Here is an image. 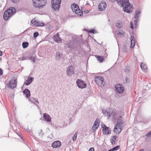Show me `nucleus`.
<instances>
[{
    "instance_id": "obj_42",
    "label": "nucleus",
    "mask_w": 151,
    "mask_h": 151,
    "mask_svg": "<svg viewBox=\"0 0 151 151\" xmlns=\"http://www.w3.org/2000/svg\"><path fill=\"white\" fill-rule=\"evenodd\" d=\"M151 135V131L148 132L145 135L147 137H149Z\"/></svg>"
},
{
    "instance_id": "obj_9",
    "label": "nucleus",
    "mask_w": 151,
    "mask_h": 151,
    "mask_svg": "<svg viewBox=\"0 0 151 151\" xmlns=\"http://www.w3.org/2000/svg\"><path fill=\"white\" fill-rule=\"evenodd\" d=\"M106 6V2L104 1H102L99 4L98 9L99 11H103L105 9Z\"/></svg>"
},
{
    "instance_id": "obj_12",
    "label": "nucleus",
    "mask_w": 151,
    "mask_h": 151,
    "mask_svg": "<svg viewBox=\"0 0 151 151\" xmlns=\"http://www.w3.org/2000/svg\"><path fill=\"white\" fill-rule=\"evenodd\" d=\"M101 127L103 128L102 132L104 134H107L111 133L109 128L107 127L104 124H102Z\"/></svg>"
},
{
    "instance_id": "obj_49",
    "label": "nucleus",
    "mask_w": 151,
    "mask_h": 151,
    "mask_svg": "<svg viewBox=\"0 0 151 151\" xmlns=\"http://www.w3.org/2000/svg\"><path fill=\"white\" fill-rule=\"evenodd\" d=\"M84 12L85 13H87L89 12V11L87 9L85 10Z\"/></svg>"
},
{
    "instance_id": "obj_48",
    "label": "nucleus",
    "mask_w": 151,
    "mask_h": 151,
    "mask_svg": "<svg viewBox=\"0 0 151 151\" xmlns=\"http://www.w3.org/2000/svg\"><path fill=\"white\" fill-rule=\"evenodd\" d=\"M137 19H135L134 21V24L135 25H136L137 24Z\"/></svg>"
},
{
    "instance_id": "obj_51",
    "label": "nucleus",
    "mask_w": 151,
    "mask_h": 151,
    "mask_svg": "<svg viewBox=\"0 0 151 151\" xmlns=\"http://www.w3.org/2000/svg\"><path fill=\"white\" fill-rule=\"evenodd\" d=\"M28 132L30 134H31V133H32V131L30 130H29Z\"/></svg>"
},
{
    "instance_id": "obj_28",
    "label": "nucleus",
    "mask_w": 151,
    "mask_h": 151,
    "mask_svg": "<svg viewBox=\"0 0 151 151\" xmlns=\"http://www.w3.org/2000/svg\"><path fill=\"white\" fill-rule=\"evenodd\" d=\"M117 34L119 35H124L125 34V32L121 29H119L117 31Z\"/></svg>"
},
{
    "instance_id": "obj_46",
    "label": "nucleus",
    "mask_w": 151,
    "mask_h": 151,
    "mask_svg": "<svg viewBox=\"0 0 151 151\" xmlns=\"http://www.w3.org/2000/svg\"><path fill=\"white\" fill-rule=\"evenodd\" d=\"M89 151H94V150L93 148L91 147L90 148Z\"/></svg>"
},
{
    "instance_id": "obj_35",
    "label": "nucleus",
    "mask_w": 151,
    "mask_h": 151,
    "mask_svg": "<svg viewBox=\"0 0 151 151\" xmlns=\"http://www.w3.org/2000/svg\"><path fill=\"white\" fill-rule=\"evenodd\" d=\"M98 127H97L96 126V124H94L91 129L92 130V131L93 132H95L96 131V130L97 129Z\"/></svg>"
},
{
    "instance_id": "obj_21",
    "label": "nucleus",
    "mask_w": 151,
    "mask_h": 151,
    "mask_svg": "<svg viewBox=\"0 0 151 151\" xmlns=\"http://www.w3.org/2000/svg\"><path fill=\"white\" fill-rule=\"evenodd\" d=\"M123 126L122 122H117V124L116 125L114 129V132H116V128H122Z\"/></svg>"
},
{
    "instance_id": "obj_2",
    "label": "nucleus",
    "mask_w": 151,
    "mask_h": 151,
    "mask_svg": "<svg viewBox=\"0 0 151 151\" xmlns=\"http://www.w3.org/2000/svg\"><path fill=\"white\" fill-rule=\"evenodd\" d=\"M33 5L35 7L42 8L46 4V0H32Z\"/></svg>"
},
{
    "instance_id": "obj_19",
    "label": "nucleus",
    "mask_w": 151,
    "mask_h": 151,
    "mask_svg": "<svg viewBox=\"0 0 151 151\" xmlns=\"http://www.w3.org/2000/svg\"><path fill=\"white\" fill-rule=\"evenodd\" d=\"M29 100L31 101L34 104H35V102L39 104V101L38 99L34 97H30L29 98Z\"/></svg>"
},
{
    "instance_id": "obj_58",
    "label": "nucleus",
    "mask_w": 151,
    "mask_h": 151,
    "mask_svg": "<svg viewBox=\"0 0 151 151\" xmlns=\"http://www.w3.org/2000/svg\"><path fill=\"white\" fill-rule=\"evenodd\" d=\"M28 129V127H27V128L26 129H25L27 130Z\"/></svg>"
},
{
    "instance_id": "obj_11",
    "label": "nucleus",
    "mask_w": 151,
    "mask_h": 151,
    "mask_svg": "<svg viewBox=\"0 0 151 151\" xmlns=\"http://www.w3.org/2000/svg\"><path fill=\"white\" fill-rule=\"evenodd\" d=\"M74 73V68L72 66H69L66 70V74L67 75L71 76L72 74Z\"/></svg>"
},
{
    "instance_id": "obj_14",
    "label": "nucleus",
    "mask_w": 151,
    "mask_h": 151,
    "mask_svg": "<svg viewBox=\"0 0 151 151\" xmlns=\"http://www.w3.org/2000/svg\"><path fill=\"white\" fill-rule=\"evenodd\" d=\"M61 143L60 141H57L54 142L52 144V146L54 148H58L60 147Z\"/></svg>"
},
{
    "instance_id": "obj_30",
    "label": "nucleus",
    "mask_w": 151,
    "mask_h": 151,
    "mask_svg": "<svg viewBox=\"0 0 151 151\" xmlns=\"http://www.w3.org/2000/svg\"><path fill=\"white\" fill-rule=\"evenodd\" d=\"M116 25L117 27L119 28H120L122 27V22L120 21H119L116 24Z\"/></svg>"
},
{
    "instance_id": "obj_33",
    "label": "nucleus",
    "mask_w": 151,
    "mask_h": 151,
    "mask_svg": "<svg viewBox=\"0 0 151 151\" xmlns=\"http://www.w3.org/2000/svg\"><path fill=\"white\" fill-rule=\"evenodd\" d=\"M100 122V121L99 119L97 118L96 119L94 124H96V126L97 127H99Z\"/></svg>"
},
{
    "instance_id": "obj_13",
    "label": "nucleus",
    "mask_w": 151,
    "mask_h": 151,
    "mask_svg": "<svg viewBox=\"0 0 151 151\" xmlns=\"http://www.w3.org/2000/svg\"><path fill=\"white\" fill-rule=\"evenodd\" d=\"M12 16L11 14H10V12H9L7 10L4 13L3 15L4 19V20L6 21L9 19Z\"/></svg>"
},
{
    "instance_id": "obj_27",
    "label": "nucleus",
    "mask_w": 151,
    "mask_h": 151,
    "mask_svg": "<svg viewBox=\"0 0 151 151\" xmlns=\"http://www.w3.org/2000/svg\"><path fill=\"white\" fill-rule=\"evenodd\" d=\"M112 139H111L110 140V141L112 145H114L116 141V137L114 136H112L111 137Z\"/></svg>"
},
{
    "instance_id": "obj_40",
    "label": "nucleus",
    "mask_w": 151,
    "mask_h": 151,
    "mask_svg": "<svg viewBox=\"0 0 151 151\" xmlns=\"http://www.w3.org/2000/svg\"><path fill=\"white\" fill-rule=\"evenodd\" d=\"M27 60V58L25 57L24 56L20 58L19 59V60Z\"/></svg>"
},
{
    "instance_id": "obj_7",
    "label": "nucleus",
    "mask_w": 151,
    "mask_h": 151,
    "mask_svg": "<svg viewBox=\"0 0 151 151\" xmlns=\"http://www.w3.org/2000/svg\"><path fill=\"white\" fill-rule=\"evenodd\" d=\"M78 86L80 88L83 89L86 86V84L85 82L83 80L78 79L76 82Z\"/></svg>"
},
{
    "instance_id": "obj_34",
    "label": "nucleus",
    "mask_w": 151,
    "mask_h": 151,
    "mask_svg": "<svg viewBox=\"0 0 151 151\" xmlns=\"http://www.w3.org/2000/svg\"><path fill=\"white\" fill-rule=\"evenodd\" d=\"M29 43L27 42H23L22 44L23 48H26L28 46Z\"/></svg>"
},
{
    "instance_id": "obj_26",
    "label": "nucleus",
    "mask_w": 151,
    "mask_h": 151,
    "mask_svg": "<svg viewBox=\"0 0 151 151\" xmlns=\"http://www.w3.org/2000/svg\"><path fill=\"white\" fill-rule=\"evenodd\" d=\"M140 12L141 11L140 10H137L136 11L134 16V18L135 19H137L139 17V14H140Z\"/></svg>"
},
{
    "instance_id": "obj_23",
    "label": "nucleus",
    "mask_w": 151,
    "mask_h": 151,
    "mask_svg": "<svg viewBox=\"0 0 151 151\" xmlns=\"http://www.w3.org/2000/svg\"><path fill=\"white\" fill-rule=\"evenodd\" d=\"M36 55L35 54H33L29 57V59L34 63L36 61Z\"/></svg>"
},
{
    "instance_id": "obj_4",
    "label": "nucleus",
    "mask_w": 151,
    "mask_h": 151,
    "mask_svg": "<svg viewBox=\"0 0 151 151\" xmlns=\"http://www.w3.org/2000/svg\"><path fill=\"white\" fill-rule=\"evenodd\" d=\"M61 2V0H52V6L54 10H58L60 7V4Z\"/></svg>"
},
{
    "instance_id": "obj_32",
    "label": "nucleus",
    "mask_w": 151,
    "mask_h": 151,
    "mask_svg": "<svg viewBox=\"0 0 151 151\" xmlns=\"http://www.w3.org/2000/svg\"><path fill=\"white\" fill-rule=\"evenodd\" d=\"M98 61H99L100 62H102L103 61V58L101 56H97L96 57Z\"/></svg>"
},
{
    "instance_id": "obj_59",
    "label": "nucleus",
    "mask_w": 151,
    "mask_h": 151,
    "mask_svg": "<svg viewBox=\"0 0 151 151\" xmlns=\"http://www.w3.org/2000/svg\"><path fill=\"white\" fill-rule=\"evenodd\" d=\"M139 151H143V150H139Z\"/></svg>"
},
{
    "instance_id": "obj_38",
    "label": "nucleus",
    "mask_w": 151,
    "mask_h": 151,
    "mask_svg": "<svg viewBox=\"0 0 151 151\" xmlns=\"http://www.w3.org/2000/svg\"><path fill=\"white\" fill-rule=\"evenodd\" d=\"M119 147H120V146L119 145H117V146H116L114 147L111 149H112V150L113 151H116V150H118L119 149Z\"/></svg>"
},
{
    "instance_id": "obj_54",
    "label": "nucleus",
    "mask_w": 151,
    "mask_h": 151,
    "mask_svg": "<svg viewBox=\"0 0 151 151\" xmlns=\"http://www.w3.org/2000/svg\"><path fill=\"white\" fill-rule=\"evenodd\" d=\"M35 105H36V106L38 107V109H40V108H39V106L37 104H36L35 103Z\"/></svg>"
},
{
    "instance_id": "obj_56",
    "label": "nucleus",
    "mask_w": 151,
    "mask_h": 151,
    "mask_svg": "<svg viewBox=\"0 0 151 151\" xmlns=\"http://www.w3.org/2000/svg\"><path fill=\"white\" fill-rule=\"evenodd\" d=\"M108 151H113L112 150V149H110Z\"/></svg>"
},
{
    "instance_id": "obj_50",
    "label": "nucleus",
    "mask_w": 151,
    "mask_h": 151,
    "mask_svg": "<svg viewBox=\"0 0 151 151\" xmlns=\"http://www.w3.org/2000/svg\"><path fill=\"white\" fill-rule=\"evenodd\" d=\"M131 26H130V27L132 29H133V25L132 24V22H131Z\"/></svg>"
},
{
    "instance_id": "obj_36",
    "label": "nucleus",
    "mask_w": 151,
    "mask_h": 151,
    "mask_svg": "<svg viewBox=\"0 0 151 151\" xmlns=\"http://www.w3.org/2000/svg\"><path fill=\"white\" fill-rule=\"evenodd\" d=\"M122 117L121 116H119L117 119V122H122Z\"/></svg>"
},
{
    "instance_id": "obj_31",
    "label": "nucleus",
    "mask_w": 151,
    "mask_h": 151,
    "mask_svg": "<svg viewBox=\"0 0 151 151\" xmlns=\"http://www.w3.org/2000/svg\"><path fill=\"white\" fill-rule=\"evenodd\" d=\"M44 25V24L43 23L40 22H37L35 23V26L36 27L38 26H43Z\"/></svg>"
},
{
    "instance_id": "obj_3",
    "label": "nucleus",
    "mask_w": 151,
    "mask_h": 151,
    "mask_svg": "<svg viewBox=\"0 0 151 151\" xmlns=\"http://www.w3.org/2000/svg\"><path fill=\"white\" fill-rule=\"evenodd\" d=\"M71 7L73 12H75V14L78 16H81L83 15V12L79 9V7L77 4H74L71 5Z\"/></svg>"
},
{
    "instance_id": "obj_55",
    "label": "nucleus",
    "mask_w": 151,
    "mask_h": 151,
    "mask_svg": "<svg viewBox=\"0 0 151 151\" xmlns=\"http://www.w3.org/2000/svg\"><path fill=\"white\" fill-rule=\"evenodd\" d=\"M2 55V52L1 51H0V56L1 55Z\"/></svg>"
},
{
    "instance_id": "obj_16",
    "label": "nucleus",
    "mask_w": 151,
    "mask_h": 151,
    "mask_svg": "<svg viewBox=\"0 0 151 151\" xmlns=\"http://www.w3.org/2000/svg\"><path fill=\"white\" fill-rule=\"evenodd\" d=\"M33 79V77H28L27 80L24 82V84L27 86L28 85L32 83Z\"/></svg>"
},
{
    "instance_id": "obj_57",
    "label": "nucleus",
    "mask_w": 151,
    "mask_h": 151,
    "mask_svg": "<svg viewBox=\"0 0 151 151\" xmlns=\"http://www.w3.org/2000/svg\"><path fill=\"white\" fill-rule=\"evenodd\" d=\"M39 134H41V135H42L43 134V133H41V132H40L39 133Z\"/></svg>"
},
{
    "instance_id": "obj_20",
    "label": "nucleus",
    "mask_w": 151,
    "mask_h": 151,
    "mask_svg": "<svg viewBox=\"0 0 151 151\" xmlns=\"http://www.w3.org/2000/svg\"><path fill=\"white\" fill-rule=\"evenodd\" d=\"M73 42L70 41H68L66 46L71 49L73 47Z\"/></svg>"
},
{
    "instance_id": "obj_29",
    "label": "nucleus",
    "mask_w": 151,
    "mask_h": 151,
    "mask_svg": "<svg viewBox=\"0 0 151 151\" xmlns=\"http://www.w3.org/2000/svg\"><path fill=\"white\" fill-rule=\"evenodd\" d=\"M140 67L143 70H145L147 68V65L143 63H142L140 64Z\"/></svg>"
},
{
    "instance_id": "obj_25",
    "label": "nucleus",
    "mask_w": 151,
    "mask_h": 151,
    "mask_svg": "<svg viewBox=\"0 0 151 151\" xmlns=\"http://www.w3.org/2000/svg\"><path fill=\"white\" fill-rule=\"evenodd\" d=\"M62 55L59 52H57L56 55L55 59L57 60H60L62 57Z\"/></svg>"
},
{
    "instance_id": "obj_41",
    "label": "nucleus",
    "mask_w": 151,
    "mask_h": 151,
    "mask_svg": "<svg viewBox=\"0 0 151 151\" xmlns=\"http://www.w3.org/2000/svg\"><path fill=\"white\" fill-rule=\"evenodd\" d=\"M39 35V34L37 32H35L34 33L33 36L34 37H36Z\"/></svg>"
},
{
    "instance_id": "obj_17",
    "label": "nucleus",
    "mask_w": 151,
    "mask_h": 151,
    "mask_svg": "<svg viewBox=\"0 0 151 151\" xmlns=\"http://www.w3.org/2000/svg\"><path fill=\"white\" fill-rule=\"evenodd\" d=\"M23 92L24 94L25 95L27 98H29L30 96V91L27 88L24 90Z\"/></svg>"
},
{
    "instance_id": "obj_6",
    "label": "nucleus",
    "mask_w": 151,
    "mask_h": 151,
    "mask_svg": "<svg viewBox=\"0 0 151 151\" xmlns=\"http://www.w3.org/2000/svg\"><path fill=\"white\" fill-rule=\"evenodd\" d=\"M17 81L15 79H11L7 84V86L9 88L13 89L16 86Z\"/></svg>"
},
{
    "instance_id": "obj_45",
    "label": "nucleus",
    "mask_w": 151,
    "mask_h": 151,
    "mask_svg": "<svg viewBox=\"0 0 151 151\" xmlns=\"http://www.w3.org/2000/svg\"><path fill=\"white\" fill-rule=\"evenodd\" d=\"M95 31V30L93 29H91L90 31V32H91V33H94V31Z\"/></svg>"
},
{
    "instance_id": "obj_15",
    "label": "nucleus",
    "mask_w": 151,
    "mask_h": 151,
    "mask_svg": "<svg viewBox=\"0 0 151 151\" xmlns=\"http://www.w3.org/2000/svg\"><path fill=\"white\" fill-rule=\"evenodd\" d=\"M43 118L45 121L47 122H50L51 121V118L50 115L46 113L43 114Z\"/></svg>"
},
{
    "instance_id": "obj_39",
    "label": "nucleus",
    "mask_w": 151,
    "mask_h": 151,
    "mask_svg": "<svg viewBox=\"0 0 151 151\" xmlns=\"http://www.w3.org/2000/svg\"><path fill=\"white\" fill-rule=\"evenodd\" d=\"M77 134L76 132L74 134V135L73 137V141H75L77 137Z\"/></svg>"
},
{
    "instance_id": "obj_24",
    "label": "nucleus",
    "mask_w": 151,
    "mask_h": 151,
    "mask_svg": "<svg viewBox=\"0 0 151 151\" xmlns=\"http://www.w3.org/2000/svg\"><path fill=\"white\" fill-rule=\"evenodd\" d=\"M53 39L55 42L58 43L61 42V39L59 37H58V36H53Z\"/></svg>"
},
{
    "instance_id": "obj_37",
    "label": "nucleus",
    "mask_w": 151,
    "mask_h": 151,
    "mask_svg": "<svg viewBox=\"0 0 151 151\" xmlns=\"http://www.w3.org/2000/svg\"><path fill=\"white\" fill-rule=\"evenodd\" d=\"M116 132H115L116 133H118L119 134L120 132L122 130V128H118L116 127Z\"/></svg>"
},
{
    "instance_id": "obj_43",
    "label": "nucleus",
    "mask_w": 151,
    "mask_h": 151,
    "mask_svg": "<svg viewBox=\"0 0 151 151\" xmlns=\"http://www.w3.org/2000/svg\"><path fill=\"white\" fill-rule=\"evenodd\" d=\"M12 2L14 3H17L19 2V0H11Z\"/></svg>"
},
{
    "instance_id": "obj_18",
    "label": "nucleus",
    "mask_w": 151,
    "mask_h": 151,
    "mask_svg": "<svg viewBox=\"0 0 151 151\" xmlns=\"http://www.w3.org/2000/svg\"><path fill=\"white\" fill-rule=\"evenodd\" d=\"M131 40V48H133L134 46L135 45V40L134 37L131 36L130 38Z\"/></svg>"
},
{
    "instance_id": "obj_53",
    "label": "nucleus",
    "mask_w": 151,
    "mask_h": 151,
    "mask_svg": "<svg viewBox=\"0 0 151 151\" xmlns=\"http://www.w3.org/2000/svg\"><path fill=\"white\" fill-rule=\"evenodd\" d=\"M53 36H58V37H59V34L58 33H57L56 35H54Z\"/></svg>"
},
{
    "instance_id": "obj_47",
    "label": "nucleus",
    "mask_w": 151,
    "mask_h": 151,
    "mask_svg": "<svg viewBox=\"0 0 151 151\" xmlns=\"http://www.w3.org/2000/svg\"><path fill=\"white\" fill-rule=\"evenodd\" d=\"M124 70L125 72H127L129 71V69L128 68H127L126 69H124Z\"/></svg>"
},
{
    "instance_id": "obj_52",
    "label": "nucleus",
    "mask_w": 151,
    "mask_h": 151,
    "mask_svg": "<svg viewBox=\"0 0 151 151\" xmlns=\"http://www.w3.org/2000/svg\"><path fill=\"white\" fill-rule=\"evenodd\" d=\"M35 22V20L34 19H32L31 21V22L32 23H33Z\"/></svg>"
},
{
    "instance_id": "obj_22",
    "label": "nucleus",
    "mask_w": 151,
    "mask_h": 151,
    "mask_svg": "<svg viewBox=\"0 0 151 151\" xmlns=\"http://www.w3.org/2000/svg\"><path fill=\"white\" fill-rule=\"evenodd\" d=\"M9 12H10L11 15L12 16L13 14L16 12V9L14 7L10 8L9 9L7 10Z\"/></svg>"
},
{
    "instance_id": "obj_1",
    "label": "nucleus",
    "mask_w": 151,
    "mask_h": 151,
    "mask_svg": "<svg viewBox=\"0 0 151 151\" xmlns=\"http://www.w3.org/2000/svg\"><path fill=\"white\" fill-rule=\"evenodd\" d=\"M111 1H113L114 0H109ZM117 4L123 8V10L127 13L131 12L132 11L133 8L130 4L129 2V0H115Z\"/></svg>"
},
{
    "instance_id": "obj_10",
    "label": "nucleus",
    "mask_w": 151,
    "mask_h": 151,
    "mask_svg": "<svg viewBox=\"0 0 151 151\" xmlns=\"http://www.w3.org/2000/svg\"><path fill=\"white\" fill-rule=\"evenodd\" d=\"M106 111H107V114L109 117H111L114 118H116V115L115 110L111 109L108 111L107 110Z\"/></svg>"
},
{
    "instance_id": "obj_5",
    "label": "nucleus",
    "mask_w": 151,
    "mask_h": 151,
    "mask_svg": "<svg viewBox=\"0 0 151 151\" xmlns=\"http://www.w3.org/2000/svg\"><path fill=\"white\" fill-rule=\"evenodd\" d=\"M95 81L96 83L100 87L102 86L105 84L104 78L102 76H98L96 77L95 78Z\"/></svg>"
},
{
    "instance_id": "obj_8",
    "label": "nucleus",
    "mask_w": 151,
    "mask_h": 151,
    "mask_svg": "<svg viewBox=\"0 0 151 151\" xmlns=\"http://www.w3.org/2000/svg\"><path fill=\"white\" fill-rule=\"evenodd\" d=\"M116 88L115 92L118 93H123L124 88L123 86L120 84H116L115 86Z\"/></svg>"
},
{
    "instance_id": "obj_44",
    "label": "nucleus",
    "mask_w": 151,
    "mask_h": 151,
    "mask_svg": "<svg viewBox=\"0 0 151 151\" xmlns=\"http://www.w3.org/2000/svg\"><path fill=\"white\" fill-rule=\"evenodd\" d=\"M3 74V70L2 69L0 68V75H1Z\"/></svg>"
}]
</instances>
